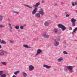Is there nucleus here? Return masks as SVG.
<instances>
[{"label": "nucleus", "mask_w": 77, "mask_h": 77, "mask_svg": "<svg viewBox=\"0 0 77 77\" xmlns=\"http://www.w3.org/2000/svg\"><path fill=\"white\" fill-rule=\"evenodd\" d=\"M2 71H0V74H1V73H2Z\"/></svg>", "instance_id": "ea45409f"}, {"label": "nucleus", "mask_w": 77, "mask_h": 77, "mask_svg": "<svg viewBox=\"0 0 77 77\" xmlns=\"http://www.w3.org/2000/svg\"><path fill=\"white\" fill-rule=\"evenodd\" d=\"M39 5H40V3H39V2H38L36 4V5L33 6V7H35H35H38V6Z\"/></svg>", "instance_id": "f3484780"}, {"label": "nucleus", "mask_w": 77, "mask_h": 77, "mask_svg": "<svg viewBox=\"0 0 77 77\" xmlns=\"http://www.w3.org/2000/svg\"><path fill=\"white\" fill-rule=\"evenodd\" d=\"M1 77H6V75L5 74H3V72L2 71L0 75Z\"/></svg>", "instance_id": "9d476101"}, {"label": "nucleus", "mask_w": 77, "mask_h": 77, "mask_svg": "<svg viewBox=\"0 0 77 77\" xmlns=\"http://www.w3.org/2000/svg\"><path fill=\"white\" fill-rule=\"evenodd\" d=\"M75 5H77V2H75Z\"/></svg>", "instance_id": "58836bf2"}, {"label": "nucleus", "mask_w": 77, "mask_h": 77, "mask_svg": "<svg viewBox=\"0 0 77 77\" xmlns=\"http://www.w3.org/2000/svg\"><path fill=\"white\" fill-rule=\"evenodd\" d=\"M3 19V17L2 16H0V22L2 21V20Z\"/></svg>", "instance_id": "4be33fe9"}, {"label": "nucleus", "mask_w": 77, "mask_h": 77, "mask_svg": "<svg viewBox=\"0 0 77 77\" xmlns=\"http://www.w3.org/2000/svg\"><path fill=\"white\" fill-rule=\"evenodd\" d=\"M20 28L21 29H23V26H20Z\"/></svg>", "instance_id": "473e14b6"}, {"label": "nucleus", "mask_w": 77, "mask_h": 77, "mask_svg": "<svg viewBox=\"0 0 77 77\" xmlns=\"http://www.w3.org/2000/svg\"><path fill=\"white\" fill-rule=\"evenodd\" d=\"M9 26L10 27V32H12V27L11 26V24H8Z\"/></svg>", "instance_id": "4468645a"}, {"label": "nucleus", "mask_w": 77, "mask_h": 77, "mask_svg": "<svg viewBox=\"0 0 77 77\" xmlns=\"http://www.w3.org/2000/svg\"><path fill=\"white\" fill-rule=\"evenodd\" d=\"M71 21L72 23V25L73 26H75V22H76V21L77 20L75 19L72 18L71 19Z\"/></svg>", "instance_id": "7ed1b4c3"}, {"label": "nucleus", "mask_w": 77, "mask_h": 77, "mask_svg": "<svg viewBox=\"0 0 77 77\" xmlns=\"http://www.w3.org/2000/svg\"><path fill=\"white\" fill-rule=\"evenodd\" d=\"M15 28L16 29H19V26H15Z\"/></svg>", "instance_id": "bb28decb"}, {"label": "nucleus", "mask_w": 77, "mask_h": 77, "mask_svg": "<svg viewBox=\"0 0 77 77\" xmlns=\"http://www.w3.org/2000/svg\"><path fill=\"white\" fill-rule=\"evenodd\" d=\"M22 74L24 77H26L27 76V74L26 73H25L24 72H22Z\"/></svg>", "instance_id": "5701e85b"}, {"label": "nucleus", "mask_w": 77, "mask_h": 77, "mask_svg": "<svg viewBox=\"0 0 77 77\" xmlns=\"http://www.w3.org/2000/svg\"><path fill=\"white\" fill-rule=\"evenodd\" d=\"M76 59L77 60V57L76 58Z\"/></svg>", "instance_id": "79ce46f5"}, {"label": "nucleus", "mask_w": 77, "mask_h": 77, "mask_svg": "<svg viewBox=\"0 0 77 77\" xmlns=\"http://www.w3.org/2000/svg\"><path fill=\"white\" fill-rule=\"evenodd\" d=\"M64 70L66 72H67L68 70H69L70 71H72V66H67L64 68Z\"/></svg>", "instance_id": "f257e3e1"}, {"label": "nucleus", "mask_w": 77, "mask_h": 77, "mask_svg": "<svg viewBox=\"0 0 77 77\" xmlns=\"http://www.w3.org/2000/svg\"><path fill=\"white\" fill-rule=\"evenodd\" d=\"M39 13V14H41L42 15H43L44 14V10H43V9H42V8H41L40 9Z\"/></svg>", "instance_id": "39448f33"}, {"label": "nucleus", "mask_w": 77, "mask_h": 77, "mask_svg": "<svg viewBox=\"0 0 77 77\" xmlns=\"http://www.w3.org/2000/svg\"><path fill=\"white\" fill-rule=\"evenodd\" d=\"M77 30V28H76L75 29H74L73 30L74 32H75Z\"/></svg>", "instance_id": "cd10ccee"}, {"label": "nucleus", "mask_w": 77, "mask_h": 77, "mask_svg": "<svg viewBox=\"0 0 77 77\" xmlns=\"http://www.w3.org/2000/svg\"><path fill=\"white\" fill-rule=\"evenodd\" d=\"M24 6H26V7H28V8H29L30 9H31L32 8V7H30L28 5H26V4H24Z\"/></svg>", "instance_id": "412c9836"}, {"label": "nucleus", "mask_w": 77, "mask_h": 77, "mask_svg": "<svg viewBox=\"0 0 77 77\" xmlns=\"http://www.w3.org/2000/svg\"><path fill=\"white\" fill-rule=\"evenodd\" d=\"M76 13H77V11H76Z\"/></svg>", "instance_id": "a18cd8bd"}, {"label": "nucleus", "mask_w": 77, "mask_h": 77, "mask_svg": "<svg viewBox=\"0 0 77 77\" xmlns=\"http://www.w3.org/2000/svg\"><path fill=\"white\" fill-rule=\"evenodd\" d=\"M42 50L41 49H38L37 50V53L36 54V56H38V55L39 54H40V53L42 52Z\"/></svg>", "instance_id": "423d86ee"}, {"label": "nucleus", "mask_w": 77, "mask_h": 77, "mask_svg": "<svg viewBox=\"0 0 77 77\" xmlns=\"http://www.w3.org/2000/svg\"><path fill=\"white\" fill-rule=\"evenodd\" d=\"M41 3H45V2H44V1H42Z\"/></svg>", "instance_id": "e433bc0d"}, {"label": "nucleus", "mask_w": 77, "mask_h": 77, "mask_svg": "<svg viewBox=\"0 0 77 77\" xmlns=\"http://www.w3.org/2000/svg\"><path fill=\"white\" fill-rule=\"evenodd\" d=\"M37 8H35L32 11V14H35L36 12H37Z\"/></svg>", "instance_id": "1a4fd4ad"}, {"label": "nucleus", "mask_w": 77, "mask_h": 77, "mask_svg": "<svg viewBox=\"0 0 77 77\" xmlns=\"http://www.w3.org/2000/svg\"><path fill=\"white\" fill-rule=\"evenodd\" d=\"M66 17H69V15H68V14H67L66 15Z\"/></svg>", "instance_id": "c9c22d12"}, {"label": "nucleus", "mask_w": 77, "mask_h": 77, "mask_svg": "<svg viewBox=\"0 0 77 77\" xmlns=\"http://www.w3.org/2000/svg\"><path fill=\"white\" fill-rule=\"evenodd\" d=\"M2 48V46L0 45V48Z\"/></svg>", "instance_id": "a19ab883"}, {"label": "nucleus", "mask_w": 77, "mask_h": 77, "mask_svg": "<svg viewBox=\"0 0 77 77\" xmlns=\"http://www.w3.org/2000/svg\"><path fill=\"white\" fill-rule=\"evenodd\" d=\"M1 63H2V65H6V62H2Z\"/></svg>", "instance_id": "393cba45"}, {"label": "nucleus", "mask_w": 77, "mask_h": 77, "mask_svg": "<svg viewBox=\"0 0 77 77\" xmlns=\"http://www.w3.org/2000/svg\"><path fill=\"white\" fill-rule=\"evenodd\" d=\"M62 60H63V58L62 57L60 58L58 60V62H61V61H62Z\"/></svg>", "instance_id": "6ab92c4d"}, {"label": "nucleus", "mask_w": 77, "mask_h": 77, "mask_svg": "<svg viewBox=\"0 0 77 77\" xmlns=\"http://www.w3.org/2000/svg\"><path fill=\"white\" fill-rule=\"evenodd\" d=\"M49 24V22H46L44 23V25L45 26H48Z\"/></svg>", "instance_id": "2eb2a0df"}, {"label": "nucleus", "mask_w": 77, "mask_h": 77, "mask_svg": "<svg viewBox=\"0 0 77 77\" xmlns=\"http://www.w3.org/2000/svg\"><path fill=\"white\" fill-rule=\"evenodd\" d=\"M23 47H25L26 48H31V47H30V46H29L27 45H23Z\"/></svg>", "instance_id": "aec40b11"}, {"label": "nucleus", "mask_w": 77, "mask_h": 77, "mask_svg": "<svg viewBox=\"0 0 77 77\" xmlns=\"http://www.w3.org/2000/svg\"><path fill=\"white\" fill-rule=\"evenodd\" d=\"M9 41L11 43H13L14 42V41L12 40H10Z\"/></svg>", "instance_id": "a878e982"}, {"label": "nucleus", "mask_w": 77, "mask_h": 77, "mask_svg": "<svg viewBox=\"0 0 77 77\" xmlns=\"http://www.w3.org/2000/svg\"><path fill=\"white\" fill-rule=\"evenodd\" d=\"M14 13H15L16 14H18V12H16L14 11Z\"/></svg>", "instance_id": "72a5a7b5"}, {"label": "nucleus", "mask_w": 77, "mask_h": 77, "mask_svg": "<svg viewBox=\"0 0 77 77\" xmlns=\"http://www.w3.org/2000/svg\"><path fill=\"white\" fill-rule=\"evenodd\" d=\"M0 42L1 43V44H6V42L4 40H1V41Z\"/></svg>", "instance_id": "f8f14e48"}, {"label": "nucleus", "mask_w": 77, "mask_h": 77, "mask_svg": "<svg viewBox=\"0 0 77 77\" xmlns=\"http://www.w3.org/2000/svg\"><path fill=\"white\" fill-rule=\"evenodd\" d=\"M43 67L45 68H46L48 69L50 68H51V66H47V65H44L43 66Z\"/></svg>", "instance_id": "9b49d317"}, {"label": "nucleus", "mask_w": 77, "mask_h": 77, "mask_svg": "<svg viewBox=\"0 0 77 77\" xmlns=\"http://www.w3.org/2000/svg\"><path fill=\"white\" fill-rule=\"evenodd\" d=\"M72 5L73 6H74L75 5V4H74V3L73 2H72Z\"/></svg>", "instance_id": "7c9ffc66"}, {"label": "nucleus", "mask_w": 77, "mask_h": 77, "mask_svg": "<svg viewBox=\"0 0 77 77\" xmlns=\"http://www.w3.org/2000/svg\"><path fill=\"white\" fill-rule=\"evenodd\" d=\"M69 30H72V27H70Z\"/></svg>", "instance_id": "2f4dec72"}, {"label": "nucleus", "mask_w": 77, "mask_h": 77, "mask_svg": "<svg viewBox=\"0 0 77 77\" xmlns=\"http://www.w3.org/2000/svg\"><path fill=\"white\" fill-rule=\"evenodd\" d=\"M64 54H67V53L66 52V51H64L63 52Z\"/></svg>", "instance_id": "c756f323"}, {"label": "nucleus", "mask_w": 77, "mask_h": 77, "mask_svg": "<svg viewBox=\"0 0 77 77\" xmlns=\"http://www.w3.org/2000/svg\"><path fill=\"white\" fill-rule=\"evenodd\" d=\"M5 51H2V52H0V55H1V56H3V55H4V54H5Z\"/></svg>", "instance_id": "a211bd4d"}, {"label": "nucleus", "mask_w": 77, "mask_h": 77, "mask_svg": "<svg viewBox=\"0 0 77 77\" xmlns=\"http://www.w3.org/2000/svg\"><path fill=\"white\" fill-rule=\"evenodd\" d=\"M53 31L54 33H57L58 32V29L57 28H55L54 29Z\"/></svg>", "instance_id": "dca6fc26"}, {"label": "nucleus", "mask_w": 77, "mask_h": 77, "mask_svg": "<svg viewBox=\"0 0 77 77\" xmlns=\"http://www.w3.org/2000/svg\"><path fill=\"white\" fill-rule=\"evenodd\" d=\"M58 26L59 28H61V29L62 31H64V30L66 29V27L62 24H58Z\"/></svg>", "instance_id": "f03ea898"}, {"label": "nucleus", "mask_w": 77, "mask_h": 77, "mask_svg": "<svg viewBox=\"0 0 77 77\" xmlns=\"http://www.w3.org/2000/svg\"><path fill=\"white\" fill-rule=\"evenodd\" d=\"M19 72H20L19 71H16L14 73V74H15V75H17V74H18Z\"/></svg>", "instance_id": "b1692460"}, {"label": "nucleus", "mask_w": 77, "mask_h": 77, "mask_svg": "<svg viewBox=\"0 0 77 77\" xmlns=\"http://www.w3.org/2000/svg\"><path fill=\"white\" fill-rule=\"evenodd\" d=\"M57 3H56L55 4V5H54L55 6H57Z\"/></svg>", "instance_id": "4c0bfd02"}, {"label": "nucleus", "mask_w": 77, "mask_h": 77, "mask_svg": "<svg viewBox=\"0 0 77 77\" xmlns=\"http://www.w3.org/2000/svg\"><path fill=\"white\" fill-rule=\"evenodd\" d=\"M42 36H43V37H44V38H48L49 37V35L45 34L42 35Z\"/></svg>", "instance_id": "ddd939ff"}, {"label": "nucleus", "mask_w": 77, "mask_h": 77, "mask_svg": "<svg viewBox=\"0 0 77 77\" xmlns=\"http://www.w3.org/2000/svg\"><path fill=\"white\" fill-rule=\"evenodd\" d=\"M8 20V21H10V20L9 19V20Z\"/></svg>", "instance_id": "37998d69"}, {"label": "nucleus", "mask_w": 77, "mask_h": 77, "mask_svg": "<svg viewBox=\"0 0 77 77\" xmlns=\"http://www.w3.org/2000/svg\"><path fill=\"white\" fill-rule=\"evenodd\" d=\"M33 69H34V66L32 65H30L29 67V71H33Z\"/></svg>", "instance_id": "20e7f679"}, {"label": "nucleus", "mask_w": 77, "mask_h": 77, "mask_svg": "<svg viewBox=\"0 0 77 77\" xmlns=\"http://www.w3.org/2000/svg\"><path fill=\"white\" fill-rule=\"evenodd\" d=\"M35 17L37 18H41V15L39 13H37L35 14Z\"/></svg>", "instance_id": "0eeeda50"}, {"label": "nucleus", "mask_w": 77, "mask_h": 77, "mask_svg": "<svg viewBox=\"0 0 77 77\" xmlns=\"http://www.w3.org/2000/svg\"><path fill=\"white\" fill-rule=\"evenodd\" d=\"M5 26L2 25H0V27H4Z\"/></svg>", "instance_id": "c85d7f7f"}, {"label": "nucleus", "mask_w": 77, "mask_h": 77, "mask_svg": "<svg viewBox=\"0 0 77 77\" xmlns=\"http://www.w3.org/2000/svg\"><path fill=\"white\" fill-rule=\"evenodd\" d=\"M60 40V37H59L57 39V41H59Z\"/></svg>", "instance_id": "f704fd0d"}, {"label": "nucleus", "mask_w": 77, "mask_h": 77, "mask_svg": "<svg viewBox=\"0 0 77 77\" xmlns=\"http://www.w3.org/2000/svg\"><path fill=\"white\" fill-rule=\"evenodd\" d=\"M59 42L57 41V40H55L54 43V45L55 46H58V45H59Z\"/></svg>", "instance_id": "6e6552de"}, {"label": "nucleus", "mask_w": 77, "mask_h": 77, "mask_svg": "<svg viewBox=\"0 0 77 77\" xmlns=\"http://www.w3.org/2000/svg\"><path fill=\"white\" fill-rule=\"evenodd\" d=\"M63 4V2H62V4Z\"/></svg>", "instance_id": "c03bdc74"}]
</instances>
